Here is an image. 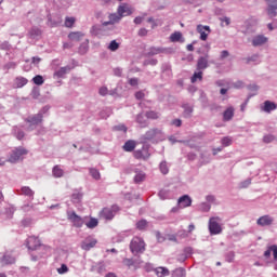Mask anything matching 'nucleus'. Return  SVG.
Listing matches in <instances>:
<instances>
[{"label":"nucleus","instance_id":"62","mask_svg":"<svg viewBox=\"0 0 277 277\" xmlns=\"http://www.w3.org/2000/svg\"><path fill=\"white\" fill-rule=\"evenodd\" d=\"M211 210V205L209 203H201V211H210Z\"/></svg>","mask_w":277,"mask_h":277},{"label":"nucleus","instance_id":"64","mask_svg":"<svg viewBox=\"0 0 277 277\" xmlns=\"http://www.w3.org/2000/svg\"><path fill=\"white\" fill-rule=\"evenodd\" d=\"M22 224H23L24 226H30V225H31V219H24V220L22 221Z\"/></svg>","mask_w":277,"mask_h":277},{"label":"nucleus","instance_id":"24","mask_svg":"<svg viewBox=\"0 0 277 277\" xmlns=\"http://www.w3.org/2000/svg\"><path fill=\"white\" fill-rule=\"evenodd\" d=\"M34 190H31L28 186H23L19 190V196H27L30 200H34Z\"/></svg>","mask_w":277,"mask_h":277},{"label":"nucleus","instance_id":"28","mask_svg":"<svg viewBox=\"0 0 277 277\" xmlns=\"http://www.w3.org/2000/svg\"><path fill=\"white\" fill-rule=\"evenodd\" d=\"M69 40H71L72 42H80L81 38H83V34L80 31L77 32H70L68 35Z\"/></svg>","mask_w":277,"mask_h":277},{"label":"nucleus","instance_id":"23","mask_svg":"<svg viewBox=\"0 0 277 277\" xmlns=\"http://www.w3.org/2000/svg\"><path fill=\"white\" fill-rule=\"evenodd\" d=\"M234 116H235V108H233V106H230L223 113L224 122H228V121L233 120Z\"/></svg>","mask_w":277,"mask_h":277},{"label":"nucleus","instance_id":"26","mask_svg":"<svg viewBox=\"0 0 277 277\" xmlns=\"http://www.w3.org/2000/svg\"><path fill=\"white\" fill-rule=\"evenodd\" d=\"M155 273L158 277H166V276H170V269H168L167 267L163 266H159L155 269Z\"/></svg>","mask_w":277,"mask_h":277},{"label":"nucleus","instance_id":"56","mask_svg":"<svg viewBox=\"0 0 277 277\" xmlns=\"http://www.w3.org/2000/svg\"><path fill=\"white\" fill-rule=\"evenodd\" d=\"M31 96L34 98H38L40 96V89L34 88L32 91H31Z\"/></svg>","mask_w":277,"mask_h":277},{"label":"nucleus","instance_id":"6","mask_svg":"<svg viewBox=\"0 0 277 277\" xmlns=\"http://www.w3.org/2000/svg\"><path fill=\"white\" fill-rule=\"evenodd\" d=\"M266 2V13L269 18H276L277 16V0H264Z\"/></svg>","mask_w":277,"mask_h":277},{"label":"nucleus","instance_id":"15","mask_svg":"<svg viewBox=\"0 0 277 277\" xmlns=\"http://www.w3.org/2000/svg\"><path fill=\"white\" fill-rule=\"evenodd\" d=\"M258 226H272L274 224V216L263 215L256 221Z\"/></svg>","mask_w":277,"mask_h":277},{"label":"nucleus","instance_id":"5","mask_svg":"<svg viewBox=\"0 0 277 277\" xmlns=\"http://www.w3.org/2000/svg\"><path fill=\"white\" fill-rule=\"evenodd\" d=\"M67 219L74 224V226H76V228H81V226H83V219L75 211H68Z\"/></svg>","mask_w":277,"mask_h":277},{"label":"nucleus","instance_id":"38","mask_svg":"<svg viewBox=\"0 0 277 277\" xmlns=\"http://www.w3.org/2000/svg\"><path fill=\"white\" fill-rule=\"evenodd\" d=\"M90 174L95 181H101V172L97 169L91 168Z\"/></svg>","mask_w":277,"mask_h":277},{"label":"nucleus","instance_id":"45","mask_svg":"<svg viewBox=\"0 0 277 277\" xmlns=\"http://www.w3.org/2000/svg\"><path fill=\"white\" fill-rule=\"evenodd\" d=\"M225 261H227V263H233V261H235V252L234 251H229L225 254Z\"/></svg>","mask_w":277,"mask_h":277},{"label":"nucleus","instance_id":"36","mask_svg":"<svg viewBox=\"0 0 277 277\" xmlns=\"http://www.w3.org/2000/svg\"><path fill=\"white\" fill-rule=\"evenodd\" d=\"M81 198H83L81 193H74L71 195V202H74V205H79V202H81Z\"/></svg>","mask_w":277,"mask_h":277},{"label":"nucleus","instance_id":"42","mask_svg":"<svg viewBox=\"0 0 277 277\" xmlns=\"http://www.w3.org/2000/svg\"><path fill=\"white\" fill-rule=\"evenodd\" d=\"M13 131L18 140H23L25 137V132H23V130L18 129V127H14Z\"/></svg>","mask_w":277,"mask_h":277},{"label":"nucleus","instance_id":"29","mask_svg":"<svg viewBox=\"0 0 277 277\" xmlns=\"http://www.w3.org/2000/svg\"><path fill=\"white\" fill-rule=\"evenodd\" d=\"M183 109H184V118H192V114H194V106L189 104H184Z\"/></svg>","mask_w":277,"mask_h":277},{"label":"nucleus","instance_id":"14","mask_svg":"<svg viewBox=\"0 0 277 277\" xmlns=\"http://www.w3.org/2000/svg\"><path fill=\"white\" fill-rule=\"evenodd\" d=\"M97 241L96 239L92 237H87L82 242H81V248L82 250H92L94 246H96Z\"/></svg>","mask_w":277,"mask_h":277},{"label":"nucleus","instance_id":"4","mask_svg":"<svg viewBox=\"0 0 277 277\" xmlns=\"http://www.w3.org/2000/svg\"><path fill=\"white\" fill-rule=\"evenodd\" d=\"M118 211H120V208H118V206H113L111 208H104L100 212V217L101 220H114V216L116 215V213H118Z\"/></svg>","mask_w":277,"mask_h":277},{"label":"nucleus","instance_id":"22","mask_svg":"<svg viewBox=\"0 0 277 277\" xmlns=\"http://www.w3.org/2000/svg\"><path fill=\"white\" fill-rule=\"evenodd\" d=\"M70 70H72V67L70 66L61 67L58 70L54 72V77L62 79V77H64L65 75H68Z\"/></svg>","mask_w":277,"mask_h":277},{"label":"nucleus","instance_id":"48","mask_svg":"<svg viewBox=\"0 0 277 277\" xmlns=\"http://www.w3.org/2000/svg\"><path fill=\"white\" fill-rule=\"evenodd\" d=\"M75 17H66L65 27H72V25H75Z\"/></svg>","mask_w":277,"mask_h":277},{"label":"nucleus","instance_id":"33","mask_svg":"<svg viewBox=\"0 0 277 277\" xmlns=\"http://www.w3.org/2000/svg\"><path fill=\"white\" fill-rule=\"evenodd\" d=\"M2 263H4V265H12V264L16 263V258H14L10 254H5L2 258Z\"/></svg>","mask_w":277,"mask_h":277},{"label":"nucleus","instance_id":"58","mask_svg":"<svg viewBox=\"0 0 277 277\" xmlns=\"http://www.w3.org/2000/svg\"><path fill=\"white\" fill-rule=\"evenodd\" d=\"M263 142L265 144H271V142H274V135H265Z\"/></svg>","mask_w":277,"mask_h":277},{"label":"nucleus","instance_id":"51","mask_svg":"<svg viewBox=\"0 0 277 277\" xmlns=\"http://www.w3.org/2000/svg\"><path fill=\"white\" fill-rule=\"evenodd\" d=\"M230 144H233V140L228 136H225L222 138V145L223 146H230Z\"/></svg>","mask_w":277,"mask_h":277},{"label":"nucleus","instance_id":"11","mask_svg":"<svg viewBox=\"0 0 277 277\" xmlns=\"http://www.w3.org/2000/svg\"><path fill=\"white\" fill-rule=\"evenodd\" d=\"M197 32L200 34V40L206 41L209 38V34H211V27L197 25Z\"/></svg>","mask_w":277,"mask_h":277},{"label":"nucleus","instance_id":"37","mask_svg":"<svg viewBox=\"0 0 277 277\" xmlns=\"http://www.w3.org/2000/svg\"><path fill=\"white\" fill-rule=\"evenodd\" d=\"M15 84L17 88H23L24 85H27V79L24 77H17L15 79Z\"/></svg>","mask_w":277,"mask_h":277},{"label":"nucleus","instance_id":"34","mask_svg":"<svg viewBox=\"0 0 277 277\" xmlns=\"http://www.w3.org/2000/svg\"><path fill=\"white\" fill-rule=\"evenodd\" d=\"M203 72L201 70H197L190 78L192 83H196V81H202Z\"/></svg>","mask_w":277,"mask_h":277},{"label":"nucleus","instance_id":"18","mask_svg":"<svg viewBox=\"0 0 277 277\" xmlns=\"http://www.w3.org/2000/svg\"><path fill=\"white\" fill-rule=\"evenodd\" d=\"M119 21H122V15L120 13H113L109 15V22H104V27H107V25H115V23H118Z\"/></svg>","mask_w":277,"mask_h":277},{"label":"nucleus","instance_id":"49","mask_svg":"<svg viewBox=\"0 0 277 277\" xmlns=\"http://www.w3.org/2000/svg\"><path fill=\"white\" fill-rule=\"evenodd\" d=\"M252 184V180L251 179H247L243 182L240 183V187L241 189H246V187H250V185Z\"/></svg>","mask_w":277,"mask_h":277},{"label":"nucleus","instance_id":"20","mask_svg":"<svg viewBox=\"0 0 277 277\" xmlns=\"http://www.w3.org/2000/svg\"><path fill=\"white\" fill-rule=\"evenodd\" d=\"M134 157L135 159H148V157H150L148 147H143L142 149L134 151Z\"/></svg>","mask_w":277,"mask_h":277},{"label":"nucleus","instance_id":"2","mask_svg":"<svg viewBox=\"0 0 277 277\" xmlns=\"http://www.w3.org/2000/svg\"><path fill=\"white\" fill-rule=\"evenodd\" d=\"M132 254H142L146 250V242L140 237H134L130 242Z\"/></svg>","mask_w":277,"mask_h":277},{"label":"nucleus","instance_id":"27","mask_svg":"<svg viewBox=\"0 0 277 277\" xmlns=\"http://www.w3.org/2000/svg\"><path fill=\"white\" fill-rule=\"evenodd\" d=\"M134 172H135L134 183H142V182L146 181V173H144L137 169Z\"/></svg>","mask_w":277,"mask_h":277},{"label":"nucleus","instance_id":"53","mask_svg":"<svg viewBox=\"0 0 277 277\" xmlns=\"http://www.w3.org/2000/svg\"><path fill=\"white\" fill-rule=\"evenodd\" d=\"M22 211H24V213H29V211H34V206H31V205H24L22 207Z\"/></svg>","mask_w":277,"mask_h":277},{"label":"nucleus","instance_id":"12","mask_svg":"<svg viewBox=\"0 0 277 277\" xmlns=\"http://www.w3.org/2000/svg\"><path fill=\"white\" fill-rule=\"evenodd\" d=\"M160 53H164V54H168V53H172V49H168V48H150L147 55L149 57H153L155 55H160Z\"/></svg>","mask_w":277,"mask_h":277},{"label":"nucleus","instance_id":"16","mask_svg":"<svg viewBox=\"0 0 277 277\" xmlns=\"http://www.w3.org/2000/svg\"><path fill=\"white\" fill-rule=\"evenodd\" d=\"M177 205L181 207V209H185L186 207H192V197L188 195H184L180 197L177 200Z\"/></svg>","mask_w":277,"mask_h":277},{"label":"nucleus","instance_id":"47","mask_svg":"<svg viewBox=\"0 0 277 277\" xmlns=\"http://www.w3.org/2000/svg\"><path fill=\"white\" fill-rule=\"evenodd\" d=\"M157 64H158L157 58H149L144 61L143 63L144 66H157Z\"/></svg>","mask_w":277,"mask_h":277},{"label":"nucleus","instance_id":"21","mask_svg":"<svg viewBox=\"0 0 277 277\" xmlns=\"http://www.w3.org/2000/svg\"><path fill=\"white\" fill-rule=\"evenodd\" d=\"M42 36V30L38 27H32L28 30V38L31 40H38Z\"/></svg>","mask_w":277,"mask_h":277},{"label":"nucleus","instance_id":"57","mask_svg":"<svg viewBox=\"0 0 277 277\" xmlns=\"http://www.w3.org/2000/svg\"><path fill=\"white\" fill-rule=\"evenodd\" d=\"M259 61V54H253L252 56L247 58V64H250V62H258Z\"/></svg>","mask_w":277,"mask_h":277},{"label":"nucleus","instance_id":"25","mask_svg":"<svg viewBox=\"0 0 277 277\" xmlns=\"http://www.w3.org/2000/svg\"><path fill=\"white\" fill-rule=\"evenodd\" d=\"M136 122L140 124L141 129H146V127H148V120L142 114L136 116Z\"/></svg>","mask_w":277,"mask_h":277},{"label":"nucleus","instance_id":"17","mask_svg":"<svg viewBox=\"0 0 277 277\" xmlns=\"http://www.w3.org/2000/svg\"><path fill=\"white\" fill-rule=\"evenodd\" d=\"M267 40H268L267 37L263 35H258L253 37L252 44L253 47H263V44H267Z\"/></svg>","mask_w":277,"mask_h":277},{"label":"nucleus","instance_id":"3","mask_svg":"<svg viewBox=\"0 0 277 277\" xmlns=\"http://www.w3.org/2000/svg\"><path fill=\"white\" fill-rule=\"evenodd\" d=\"M29 151L26 148L17 147L11 153L8 161L10 163H18V161L23 160V156L27 155Z\"/></svg>","mask_w":277,"mask_h":277},{"label":"nucleus","instance_id":"63","mask_svg":"<svg viewBox=\"0 0 277 277\" xmlns=\"http://www.w3.org/2000/svg\"><path fill=\"white\" fill-rule=\"evenodd\" d=\"M116 131H123V133H127V128L124 124H119L115 127Z\"/></svg>","mask_w":277,"mask_h":277},{"label":"nucleus","instance_id":"7","mask_svg":"<svg viewBox=\"0 0 277 277\" xmlns=\"http://www.w3.org/2000/svg\"><path fill=\"white\" fill-rule=\"evenodd\" d=\"M25 122H28V131H34L35 127H38L42 122V114H37L25 119Z\"/></svg>","mask_w":277,"mask_h":277},{"label":"nucleus","instance_id":"19","mask_svg":"<svg viewBox=\"0 0 277 277\" xmlns=\"http://www.w3.org/2000/svg\"><path fill=\"white\" fill-rule=\"evenodd\" d=\"M275 109H277V104L272 101H265L264 106H262V111H265V114H272Z\"/></svg>","mask_w":277,"mask_h":277},{"label":"nucleus","instance_id":"61","mask_svg":"<svg viewBox=\"0 0 277 277\" xmlns=\"http://www.w3.org/2000/svg\"><path fill=\"white\" fill-rule=\"evenodd\" d=\"M271 250L273 252L274 261H277V246L276 245L271 246Z\"/></svg>","mask_w":277,"mask_h":277},{"label":"nucleus","instance_id":"41","mask_svg":"<svg viewBox=\"0 0 277 277\" xmlns=\"http://www.w3.org/2000/svg\"><path fill=\"white\" fill-rule=\"evenodd\" d=\"M87 228H96L98 226V220L91 219L88 223H85Z\"/></svg>","mask_w":277,"mask_h":277},{"label":"nucleus","instance_id":"1","mask_svg":"<svg viewBox=\"0 0 277 277\" xmlns=\"http://www.w3.org/2000/svg\"><path fill=\"white\" fill-rule=\"evenodd\" d=\"M163 140H166V134L163 133V130L159 128H151L140 137L142 144L148 142H151V144H159V142H163Z\"/></svg>","mask_w":277,"mask_h":277},{"label":"nucleus","instance_id":"35","mask_svg":"<svg viewBox=\"0 0 277 277\" xmlns=\"http://www.w3.org/2000/svg\"><path fill=\"white\" fill-rule=\"evenodd\" d=\"M136 228L137 230H146L148 228V221L146 220H141L136 223Z\"/></svg>","mask_w":277,"mask_h":277},{"label":"nucleus","instance_id":"40","mask_svg":"<svg viewBox=\"0 0 277 277\" xmlns=\"http://www.w3.org/2000/svg\"><path fill=\"white\" fill-rule=\"evenodd\" d=\"M159 168H160L161 174H168L170 172V169L168 168V162L166 161L160 162Z\"/></svg>","mask_w":277,"mask_h":277},{"label":"nucleus","instance_id":"8","mask_svg":"<svg viewBox=\"0 0 277 277\" xmlns=\"http://www.w3.org/2000/svg\"><path fill=\"white\" fill-rule=\"evenodd\" d=\"M209 230L211 235H220L222 233V226L217 223V219L211 217L209 221Z\"/></svg>","mask_w":277,"mask_h":277},{"label":"nucleus","instance_id":"55","mask_svg":"<svg viewBox=\"0 0 277 277\" xmlns=\"http://www.w3.org/2000/svg\"><path fill=\"white\" fill-rule=\"evenodd\" d=\"M0 49H1L2 51H10V42H8V41L2 42V43L0 44Z\"/></svg>","mask_w":277,"mask_h":277},{"label":"nucleus","instance_id":"60","mask_svg":"<svg viewBox=\"0 0 277 277\" xmlns=\"http://www.w3.org/2000/svg\"><path fill=\"white\" fill-rule=\"evenodd\" d=\"M230 53L228 52V50H223L221 52L220 60H226V57H228Z\"/></svg>","mask_w":277,"mask_h":277},{"label":"nucleus","instance_id":"43","mask_svg":"<svg viewBox=\"0 0 277 277\" xmlns=\"http://www.w3.org/2000/svg\"><path fill=\"white\" fill-rule=\"evenodd\" d=\"M120 49V43L116 42V40L110 41L108 45L109 51H118Z\"/></svg>","mask_w":277,"mask_h":277},{"label":"nucleus","instance_id":"31","mask_svg":"<svg viewBox=\"0 0 277 277\" xmlns=\"http://www.w3.org/2000/svg\"><path fill=\"white\" fill-rule=\"evenodd\" d=\"M52 174L55 179H62V176H64V170L60 168V166H55L52 169Z\"/></svg>","mask_w":277,"mask_h":277},{"label":"nucleus","instance_id":"30","mask_svg":"<svg viewBox=\"0 0 277 277\" xmlns=\"http://www.w3.org/2000/svg\"><path fill=\"white\" fill-rule=\"evenodd\" d=\"M123 150H126V153H133V150H135V141L126 142L123 145Z\"/></svg>","mask_w":277,"mask_h":277},{"label":"nucleus","instance_id":"59","mask_svg":"<svg viewBox=\"0 0 277 277\" xmlns=\"http://www.w3.org/2000/svg\"><path fill=\"white\" fill-rule=\"evenodd\" d=\"M162 72H172V66H170V64H163Z\"/></svg>","mask_w":277,"mask_h":277},{"label":"nucleus","instance_id":"52","mask_svg":"<svg viewBox=\"0 0 277 277\" xmlns=\"http://www.w3.org/2000/svg\"><path fill=\"white\" fill-rule=\"evenodd\" d=\"M79 53H81V55H85V53H88V43H82L80 45Z\"/></svg>","mask_w":277,"mask_h":277},{"label":"nucleus","instance_id":"54","mask_svg":"<svg viewBox=\"0 0 277 277\" xmlns=\"http://www.w3.org/2000/svg\"><path fill=\"white\" fill-rule=\"evenodd\" d=\"M58 274H66L68 272V266L66 264H62L60 268H57Z\"/></svg>","mask_w":277,"mask_h":277},{"label":"nucleus","instance_id":"44","mask_svg":"<svg viewBox=\"0 0 277 277\" xmlns=\"http://www.w3.org/2000/svg\"><path fill=\"white\" fill-rule=\"evenodd\" d=\"M32 81L36 85H42V83H44V78L40 75H37L32 78Z\"/></svg>","mask_w":277,"mask_h":277},{"label":"nucleus","instance_id":"10","mask_svg":"<svg viewBox=\"0 0 277 277\" xmlns=\"http://www.w3.org/2000/svg\"><path fill=\"white\" fill-rule=\"evenodd\" d=\"M118 14L121 15V17L123 18V16H131V14H133V8H131V5L127 4V3H122L118 6Z\"/></svg>","mask_w":277,"mask_h":277},{"label":"nucleus","instance_id":"13","mask_svg":"<svg viewBox=\"0 0 277 277\" xmlns=\"http://www.w3.org/2000/svg\"><path fill=\"white\" fill-rule=\"evenodd\" d=\"M42 246L40 243V239L36 238V236H31L27 239V248L28 250H38Z\"/></svg>","mask_w":277,"mask_h":277},{"label":"nucleus","instance_id":"9","mask_svg":"<svg viewBox=\"0 0 277 277\" xmlns=\"http://www.w3.org/2000/svg\"><path fill=\"white\" fill-rule=\"evenodd\" d=\"M208 66H209V53L198 57L196 70H201L203 72V70H207Z\"/></svg>","mask_w":277,"mask_h":277},{"label":"nucleus","instance_id":"46","mask_svg":"<svg viewBox=\"0 0 277 277\" xmlns=\"http://www.w3.org/2000/svg\"><path fill=\"white\" fill-rule=\"evenodd\" d=\"M146 118L150 119V120H157V118H159V114H157L156 111H147L146 113Z\"/></svg>","mask_w":277,"mask_h":277},{"label":"nucleus","instance_id":"32","mask_svg":"<svg viewBox=\"0 0 277 277\" xmlns=\"http://www.w3.org/2000/svg\"><path fill=\"white\" fill-rule=\"evenodd\" d=\"M171 42H183V34L175 31L170 36Z\"/></svg>","mask_w":277,"mask_h":277},{"label":"nucleus","instance_id":"50","mask_svg":"<svg viewBox=\"0 0 277 277\" xmlns=\"http://www.w3.org/2000/svg\"><path fill=\"white\" fill-rule=\"evenodd\" d=\"M16 68V63L15 62H9L3 66L4 70H10Z\"/></svg>","mask_w":277,"mask_h":277},{"label":"nucleus","instance_id":"39","mask_svg":"<svg viewBox=\"0 0 277 277\" xmlns=\"http://www.w3.org/2000/svg\"><path fill=\"white\" fill-rule=\"evenodd\" d=\"M173 277H185L186 276V272L185 268L183 267H179L173 272Z\"/></svg>","mask_w":277,"mask_h":277}]
</instances>
